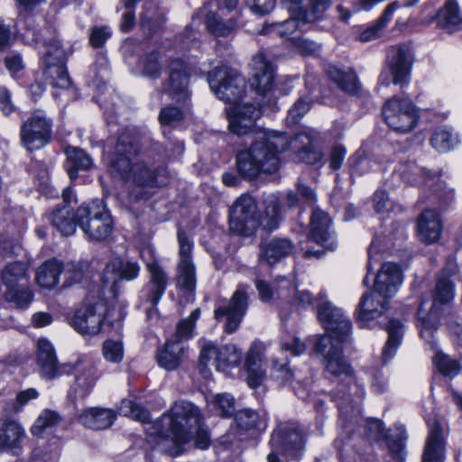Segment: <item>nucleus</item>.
Returning a JSON list of instances; mask_svg holds the SVG:
<instances>
[{"mask_svg":"<svg viewBox=\"0 0 462 462\" xmlns=\"http://www.w3.org/2000/svg\"><path fill=\"white\" fill-rule=\"evenodd\" d=\"M289 149L294 150L299 160L306 164H316L323 158L318 134L312 131L298 133L291 138L286 134L267 132L237 152L236 171L248 181L256 180L262 174H273L280 169V154Z\"/></svg>","mask_w":462,"mask_h":462,"instance_id":"obj_1","label":"nucleus"},{"mask_svg":"<svg viewBox=\"0 0 462 462\" xmlns=\"http://www.w3.org/2000/svg\"><path fill=\"white\" fill-rule=\"evenodd\" d=\"M312 351L321 357L325 371L340 381L331 392V399L338 409V420L342 428L349 432L360 422L361 408L354 402L350 393L351 387L356 388V398L362 400L364 389L356 383V371L344 355L342 343L335 342L328 335L314 336L310 339Z\"/></svg>","mask_w":462,"mask_h":462,"instance_id":"obj_2","label":"nucleus"},{"mask_svg":"<svg viewBox=\"0 0 462 462\" xmlns=\"http://www.w3.org/2000/svg\"><path fill=\"white\" fill-rule=\"evenodd\" d=\"M204 416L198 406L188 401H179L147 429L146 441L160 454L164 453L161 445L168 439H171L178 449L192 439L196 448L207 449L211 445V438L204 428ZM180 453L177 450L171 455Z\"/></svg>","mask_w":462,"mask_h":462,"instance_id":"obj_3","label":"nucleus"},{"mask_svg":"<svg viewBox=\"0 0 462 462\" xmlns=\"http://www.w3.org/2000/svg\"><path fill=\"white\" fill-rule=\"evenodd\" d=\"M207 81L219 99L233 105L226 111L230 132L238 136L252 133L262 111L251 103L239 104L245 95L244 77L232 67L221 64L207 73Z\"/></svg>","mask_w":462,"mask_h":462,"instance_id":"obj_4","label":"nucleus"},{"mask_svg":"<svg viewBox=\"0 0 462 462\" xmlns=\"http://www.w3.org/2000/svg\"><path fill=\"white\" fill-rule=\"evenodd\" d=\"M263 206V210L260 214L257 203L252 196H240L229 210L230 230L245 237L254 236L259 227L268 233L276 230L283 219L279 195H265Z\"/></svg>","mask_w":462,"mask_h":462,"instance_id":"obj_5","label":"nucleus"},{"mask_svg":"<svg viewBox=\"0 0 462 462\" xmlns=\"http://www.w3.org/2000/svg\"><path fill=\"white\" fill-rule=\"evenodd\" d=\"M125 315L123 308L107 309L105 300L88 297L83 305L75 311L70 325L83 336H95L100 332L105 321L111 328L120 330Z\"/></svg>","mask_w":462,"mask_h":462,"instance_id":"obj_6","label":"nucleus"},{"mask_svg":"<svg viewBox=\"0 0 462 462\" xmlns=\"http://www.w3.org/2000/svg\"><path fill=\"white\" fill-rule=\"evenodd\" d=\"M307 441V432L295 420L280 421L271 433V448L267 462H282L280 455L288 460H300Z\"/></svg>","mask_w":462,"mask_h":462,"instance_id":"obj_7","label":"nucleus"},{"mask_svg":"<svg viewBox=\"0 0 462 462\" xmlns=\"http://www.w3.org/2000/svg\"><path fill=\"white\" fill-rule=\"evenodd\" d=\"M394 173L405 183L412 186H424L432 191V199H438L444 206L449 205L455 197L453 189L441 180L440 171H432L419 166L415 162H400Z\"/></svg>","mask_w":462,"mask_h":462,"instance_id":"obj_8","label":"nucleus"},{"mask_svg":"<svg viewBox=\"0 0 462 462\" xmlns=\"http://www.w3.org/2000/svg\"><path fill=\"white\" fill-rule=\"evenodd\" d=\"M331 0H299L293 3L290 8L292 11L291 16L283 22L265 23L261 31V35L274 34L285 37L292 34L300 25V23H313L319 20Z\"/></svg>","mask_w":462,"mask_h":462,"instance_id":"obj_9","label":"nucleus"},{"mask_svg":"<svg viewBox=\"0 0 462 462\" xmlns=\"http://www.w3.org/2000/svg\"><path fill=\"white\" fill-rule=\"evenodd\" d=\"M454 291L455 286L452 281L447 277H441L437 281L430 310H426V300L420 301L417 310L420 334L428 343L431 342L440 321L439 307L448 304L453 300Z\"/></svg>","mask_w":462,"mask_h":462,"instance_id":"obj_10","label":"nucleus"},{"mask_svg":"<svg viewBox=\"0 0 462 462\" xmlns=\"http://www.w3.org/2000/svg\"><path fill=\"white\" fill-rule=\"evenodd\" d=\"M62 372L64 374H75L74 383L68 392V399L74 405L90 394L99 378L97 365L88 355H80L75 361L63 364Z\"/></svg>","mask_w":462,"mask_h":462,"instance_id":"obj_11","label":"nucleus"},{"mask_svg":"<svg viewBox=\"0 0 462 462\" xmlns=\"http://www.w3.org/2000/svg\"><path fill=\"white\" fill-rule=\"evenodd\" d=\"M167 180V170L164 166L151 167L144 162L134 163L129 182L127 196L130 202L137 203L148 200L152 193L150 189L164 185Z\"/></svg>","mask_w":462,"mask_h":462,"instance_id":"obj_12","label":"nucleus"},{"mask_svg":"<svg viewBox=\"0 0 462 462\" xmlns=\"http://www.w3.org/2000/svg\"><path fill=\"white\" fill-rule=\"evenodd\" d=\"M140 150L134 130L126 129L121 133L108 163L110 175L128 183L134 165L133 160L139 154Z\"/></svg>","mask_w":462,"mask_h":462,"instance_id":"obj_13","label":"nucleus"},{"mask_svg":"<svg viewBox=\"0 0 462 462\" xmlns=\"http://www.w3.org/2000/svg\"><path fill=\"white\" fill-rule=\"evenodd\" d=\"M382 115L386 125L394 132H411L420 120L417 107L409 97L393 96L382 107Z\"/></svg>","mask_w":462,"mask_h":462,"instance_id":"obj_14","label":"nucleus"},{"mask_svg":"<svg viewBox=\"0 0 462 462\" xmlns=\"http://www.w3.org/2000/svg\"><path fill=\"white\" fill-rule=\"evenodd\" d=\"M249 285L240 283L228 300H222L214 310V318L222 322L224 331L235 333L240 327L249 307Z\"/></svg>","mask_w":462,"mask_h":462,"instance_id":"obj_15","label":"nucleus"},{"mask_svg":"<svg viewBox=\"0 0 462 462\" xmlns=\"http://www.w3.org/2000/svg\"><path fill=\"white\" fill-rule=\"evenodd\" d=\"M53 119L44 110L36 109L23 122L20 128L22 145L30 152L37 151L52 140Z\"/></svg>","mask_w":462,"mask_h":462,"instance_id":"obj_16","label":"nucleus"},{"mask_svg":"<svg viewBox=\"0 0 462 462\" xmlns=\"http://www.w3.org/2000/svg\"><path fill=\"white\" fill-rule=\"evenodd\" d=\"M317 318L328 336L333 341L345 343L348 340L351 330V320L343 313L342 310L336 307L327 300V294L320 291L316 298Z\"/></svg>","mask_w":462,"mask_h":462,"instance_id":"obj_17","label":"nucleus"},{"mask_svg":"<svg viewBox=\"0 0 462 462\" xmlns=\"http://www.w3.org/2000/svg\"><path fill=\"white\" fill-rule=\"evenodd\" d=\"M189 68L181 58L171 59L168 68V78L162 84V93L177 103L186 105L190 99L189 88Z\"/></svg>","mask_w":462,"mask_h":462,"instance_id":"obj_18","label":"nucleus"},{"mask_svg":"<svg viewBox=\"0 0 462 462\" xmlns=\"http://www.w3.org/2000/svg\"><path fill=\"white\" fill-rule=\"evenodd\" d=\"M310 239L322 246L324 250L309 249L305 253L307 257L320 258L325 250L334 251L337 245L332 218L327 212L319 208H315L310 217Z\"/></svg>","mask_w":462,"mask_h":462,"instance_id":"obj_19","label":"nucleus"},{"mask_svg":"<svg viewBox=\"0 0 462 462\" xmlns=\"http://www.w3.org/2000/svg\"><path fill=\"white\" fill-rule=\"evenodd\" d=\"M387 67L393 77V83L402 88L410 82L414 62V52L410 42L390 46L386 54Z\"/></svg>","mask_w":462,"mask_h":462,"instance_id":"obj_20","label":"nucleus"},{"mask_svg":"<svg viewBox=\"0 0 462 462\" xmlns=\"http://www.w3.org/2000/svg\"><path fill=\"white\" fill-rule=\"evenodd\" d=\"M271 375L282 385L291 384L300 399L304 400L309 396L313 383L312 377H302L300 373L294 372L291 368L287 357L273 360Z\"/></svg>","mask_w":462,"mask_h":462,"instance_id":"obj_21","label":"nucleus"},{"mask_svg":"<svg viewBox=\"0 0 462 462\" xmlns=\"http://www.w3.org/2000/svg\"><path fill=\"white\" fill-rule=\"evenodd\" d=\"M146 269L149 273V280L142 289V299L151 304L147 310L148 318L152 312L156 310L158 305L169 282V276L157 260L146 263Z\"/></svg>","mask_w":462,"mask_h":462,"instance_id":"obj_22","label":"nucleus"},{"mask_svg":"<svg viewBox=\"0 0 462 462\" xmlns=\"http://www.w3.org/2000/svg\"><path fill=\"white\" fill-rule=\"evenodd\" d=\"M140 270V264L136 261L116 257L106 263L103 271V286L106 287L111 282V291L114 297L117 298L119 282L135 280Z\"/></svg>","mask_w":462,"mask_h":462,"instance_id":"obj_23","label":"nucleus"},{"mask_svg":"<svg viewBox=\"0 0 462 462\" xmlns=\"http://www.w3.org/2000/svg\"><path fill=\"white\" fill-rule=\"evenodd\" d=\"M389 300L374 290L365 292L355 311L359 327L363 328L374 327L372 323L383 317L388 310Z\"/></svg>","mask_w":462,"mask_h":462,"instance_id":"obj_24","label":"nucleus"},{"mask_svg":"<svg viewBox=\"0 0 462 462\" xmlns=\"http://www.w3.org/2000/svg\"><path fill=\"white\" fill-rule=\"evenodd\" d=\"M251 87L260 96H265L273 89L275 79L274 65L266 59L263 51L256 53L251 61Z\"/></svg>","mask_w":462,"mask_h":462,"instance_id":"obj_25","label":"nucleus"},{"mask_svg":"<svg viewBox=\"0 0 462 462\" xmlns=\"http://www.w3.org/2000/svg\"><path fill=\"white\" fill-rule=\"evenodd\" d=\"M27 435L23 427L15 420L0 419V452L20 456Z\"/></svg>","mask_w":462,"mask_h":462,"instance_id":"obj_26","label":"nucleus"},{"mask_svg":"<svg viewBox=\"0 0 462 462\" xmlns=\"http://www.w3.org/2000/svg\"><path fill=\"white\" fill-rule=\"evenodd\" d=\"M295 250L296 245L290 238L274 236L261 241L259 245L258 259L261 263L273 266L277 263L292 255Z\"/></svg>","mask_w":462,"mask_h":462,"instance_id":"obj_27","label":"nucleus"},{"mask_svg":"<svg viewBox=\"0 0 462 462\" xmlns=\"http://www.w3.org/2000/svg\"><path fill=\"white\" fill-rule=\"evenodd\" d=\"M36 365L44 379L53 380L64 374L63 364H59L55 348L46 338H40L37 342Z\"/></svg>","mask_w":462,"mask_h":462,"instance_id":"obj_28","label":"nucleus"},{"mask_svg":"<svg viewBox=\"0 0 462 462\" xmlns=\"http://www.w3.org/2000/svg\"><path fill=\"white\" fill-rule=\"evenodd\" d=\"M402 282V274L399 265L393 263H385L378 271L372 290L391 299L397 292Z\"/></svg>","mask_w":462,"mask_h":462,"instance_id":"obj_29","label":"nucleus"},{"mask_svg":"<svg viewBox=\"0 0 462 462\" xmlns=\"http://www.w3.org/2000/svg\"><path fill=\"white\" fill-rule=\"evenodd\" d=\"M429 433L425 441L421 462H444L446 440L439 421L428 423Z\"/></svg>","mask_w":462,"mask_h":462,"instance_id":"obj_30","label":"nucleus"},{"mask_svg":"<svg viewBox=\"0 0 462 462\" xmlns=\"http://www.w3.org/2000/svg\"><path fill=\"white\" fill-rule=\"evenodd\" d=\"M43 218L64 236H72L79 226L73 208L66 205H57L44 213Z\"/></svg>","mask_w":462,"mask_h":462,"instance_id":"obj_31","label":"nucleus"},{"mask_svg":"<svg viewBox=\"0 0 462 462\" xmlns=\"http://www.w3.org/2000/svg\"><path fill=\"white\" fill-rule=\"evenodd\" d=\"M325 72L328 79L333 81L342 91L356 96L361 90V83L353 68L327 64Z\"/></svg>","mask_w":462,"mask_h":462,"instance_id":"obj_32","label":"nucleus"},{"mask_svg":"<svg viewBox=\"0 0 462 462\" xmlns=\"http://www.w3.org/2000/svg\"><path fill=\"white\" fill-rule=\"evenodd\" d=\"M419 237L425 244L437 242L442 232V223L439 214L433 209L424 210L417 222Z\"/></svg>","mask_w":462,"mask_h":462,"instance_id":"obj_33","label":"nucleus"},{"mask_svg":"<svg viewBox=\"0 0 462 462\" xmlns=\"http://www.w3.org/2000/svg\"><path fill=\"white\" fill-rule=\"evenodd\" d=\"M379 324L388 333V339L382 352L383 362L386 364L393 358L397 348L402 344L404 334V325L400 319L394 318H386L385 322L380 321Z\"/></svg>","mask_w":462,"mask_h":462,"instance_id":"obj_34","label":"nucleus"},{"mask_svg":"<svg viewBox=\"0 0 462 462\" xmlns=\"http://www.w3.org/2000/svg\"><path fill=\"white\" fill-rule=\"evenodd\" d=\"M437 25L452 33L462 29V15L456 0H447L435 16Z\"/></svg>","mask_w":462,"mask_h":462,"instance_id":"obj_35","label":"nucleus"},{"mask_svg":"<svg viewBox=\"0 0 462 462\" xmlns=\"http://www.w3.org/2000/svg\"><path fill=\"white\" fill-rule=\"evenodd\" d=\"M116 418V414L113 410L89 408L79 416V421L87 428L101 430L112 426Z\"/></svg>","mask_w":462,"mask_h":462,"instance_id":"obj_36","label":"nucleus"},{"mask_svg":"<svg viewBox=\"0 0 462 462\" xmlns=\"http://www.w3.org/2000/svg\"><path fill=\"white\" fill-rule=\"evenodd\" d=\"M66 171L71 180L79 177L80 171H89L94 166L92 157L79 147L69 146L66 151Z\"/></svg>","mask_w":462,"mask_h":462,"instance_id":"obj_37","label":"nucleus"},{"mask_svg":"<svg viewBox=\"0 0 462 462\" xmlns=\"http://www.w3.org/2000/svg\"><path fill=\"white\" fill-rule=\"evenodd\" d=\"M114 228L115 222L108 209L97 219H94L93 222L83 224L80 229L89 240L100 242L108 238L113 233Z\"/></svg>","mask_w":462,"mask_h":462,"instance_id":"obj_38","label":"nucleus"},{"mask_svg":"<svg viewBox=\"0 0 462 462\" xmlns=\"http://www.w3.org/2000/svg\"><path fill=\"white\" fill-rule=\"evenodd\" d=\"M184 349V346L179 342L168 339L164 346L156 354L158 365L167 371L177 369L180 365Z\"/></svg>","mask_w":462,"mask_h":462,"instance_id":"obj_39","label":"nucleus"},{"mask_svg":"<svg viewBox=\"0 0 462 462\" xmlns=\"http://www.w3.org/2000/svg\"><path fill=\"white\" fill-rule=\"evenodd\" d=\"M143 9L140 22L141 27L152 36L162 30L166 22V17L152 1H146L143 4Z\"/></svg>","mask_w":462,"mask_h":462,"instance_id":"obj_40","label":"nucleus"},{"mask_svg":"<svg viewBox=\"0 0 462 462\" xmlns=\"http://www.w3.org/2000/svg\"><path fill=\"white\" fill-rule=\"evenodd\" d=\"M206 26L217 37L233 36L239 29L238 16L225 21L217 13L208 12L206 15Z\"/></svg>","mask_w":462,"mask_h":462,"instance_id":"obj_41","label":"nucleus"},{"mask_svg":"<svg viewBox=\"0 0 462 462\" xmlns=\"http://www.w3.org/2000/svg\"><path fill=\"white\" fill-rule=\"evenodd\" d=\"M245 368L248 386L253 389L259 387L265 378V373L262 369L260 352L255 347L252 346L247 352Z\"/></svg>","mask_w":462,"mask_h":462,"instance_id":"obj_42","label":"nucleus"},{"mask_svg":"<svg viewBox=\"0 0 462 462\" xmlns=\"http://www.w3.org/2000/svg\"><path fill=\"white\" fill-rule=\"evenodd\" d=\"M28 263L21 261L10 263L1 272V281L6 287L28 285Z\"/></svg>","mask_w":462,"mask_h":462,"instance_id":"obj_43","label":"nucleus"},{"mask_svg":"<svg viewBox=\"0 0 462 462\" xmlns=\"http://www.w3.org/2000/svg\"><path fill=\"white\" fill-rule=\"evenodd\" d=\"M63 271L62 263L55 259L44 262L37 270L36 282L42 288L51 290L58 282Z\"/></svg>","mask_w":462,"mask_h":462,"instance_id":"obj_44","label":"nucleus"},{"mask_svg":"<svg viewBox=\"0 0 462 462\" xmlns=\"http://www.w3.org/2000/svg\"><path fill=\"white\" fill-rule=\"evenodd\" d=\"M20 30H25L32 34V40L36 43H42L43 46L51 45L60 42L58 37V31L53 22L46 21L44 25L40 28H35V21L32 24H19L17 25Z\"/></svg>","mask_w":462,"mask_h":462,"instance_id":"obj_45","label":"nucleus"},{"mask_svg":"<svg viewBox=\"0 0 462 462\" xmlns=\"http://www.w3.org/2000/svg\"><path fill=\"white\" fill-rule=\"evenodd\" d=\"M108 210L107 206L103 199H96L82 203L76 210L78 225L82 228L83 224L93 222L104 212Z\"/></svg>","mask_w":462,"mask_h":462,"instance_id":"obj_46","label":"nucleus"},{"mask_svg":"<svg viewBox=\"0 0 462 462\" xmlns=\"http://www.w3.org/2000/svg\"><path fill=\"white\" fill-rule=\"evenodd\" d=\"M407 433L402 425H396L393 433L386 436V443L394 462H404Z\"/></svg>","mask_w":462,"mask_h":462,"instance_id":"obj_47","label":"nucleus"},{"mask_svg":"<svg viewBox=\"0 0 462 462\" xmlns=\"http://www.w3.org/2000/svg\"><path fill=\"white\" fill-rule=\"evenodd\" d=\"M217 354L215 359L216 367L219 371H225L226 368L237 366L242 360V351L232 344H227L217 347Z\"/></svg>","mask_w":462,"mask_h":462,"instance_id":"obj_48","label":"nucleus"},{"mask_svg":"<svg viewBox=\"0 0 462 462\" xmlns=\"http://www.w3.org/2000/svg\"><path fill=\"white\" fill-rule=\"evenodd\" d=\"M234 419L237 427L245 430H264L267 426L265 419L252 409H243L236 411Z\"/></svg>","mask_w":462,"mask_h":462,"instance_id":"obj_49","label":"nucleus"},{"mask_svg":"<svg viewBox=\"0 0 462 462\" xmlns=\"http://www.w3.org/2000/svg\"><path fill=\"white\" fill-rule=\"evenodd\" d=\"M44 47L46 51L42 58L43 73H50L54 68L66 64L65 51L60 41Z\"/></svg>","mask_w":462,"mask_h":462,"instance_id":"obj_50","label":"nucleus"},{"mask_svg":"<svg viewBox=\"0 0 462 462\" xmlns=\"http://www.w3.org/2000/svg\"><path fill=\"white\" fill-rule=\"evenodd\" d=\"M458 143V136L452 129L439 127L434 131L430 138V143L434 149L440 152H448Z\"/></svg>","mask_w":462,"mask_h":462,"instance_id":"obj_51","label":"nucleus"},{"mask_svg":"<svg viewBox=\"0 0 462 462\" xmlns=\"http://www.w3.org/2000/svg\"><path fill=\"white\" fill-rule=\"evenodd\" d=\"M142 74L149 79H157L162 72V55L159 51H152L143 55L140 60Z\"/></svg>","mask_w":462,"mask_h":462,"instance_id":"obj_52","label":"nucleus"},{"mask_svg":"<svg viewBox=\"0 0 462 462\" xmlns=\"http://www.w3.org/2000/svg\"><path fill=\"white\" fill-rule=\"evenodd\" d=\"M5 300L18 309H26L33 300V292L28 285L6 288Z\"/></svg>","mask_w":462,"mask_h":462,"instance_id":"obj_53","label":"nucleus"},{"mask_svg":"<svg viewBox=\"0 0 462 462\" xmlns=\"http://www.w3.org/2000/svg\"><path fill=\"white\" fill-rule=\"evenodd\" d=\"M199 317L200 310L197 308L187 319H180L177 324L176 331L171 340L181 344L182 341L192 338L195 325Z\"/></svg>","mask_w":462,"mask_h":462,"instance_id":"obj_54","label":"nucleus"},{"mask_svg":"<svg viewBox=\"0 0 462 462\" xmlns=\"http://www.w3.org/2000/svg\"><path fill=\"white\" fill-rule=\"evenodd\" d=\"M177 286L188 293L196 289V270L193 263H179Z\"/></svg>","mask_w":462,"mask_h":462,"instance_id":"obj_55","label":"nucleus"},{"mask_svg":"<svg viewBox=\"0 0 462 462\" xmlns=\"http://www.w3.org/2000/svg\"><path fill=\"white\" fill-rule=\"evenodd\" d=\"M15 6L18 12L16 24H32L34 22V16L32 13L35 8L42 4L45 3V0H14Z\"/></svg>","mask_w":462,"mask_h":462,"instance_id":"obj_56","label":"nucleus"},{"mask_svg":"<svg viewBox=\"0 0 462 462\" xmlns=\"http://www.w3.org/2000/svg\"><path fill=\"white\" fill-rule=\"evenodd\" d=\"M61 420L60 414L54 411L46 409L42 411L35 422L31 428V432L34 436H42L46 429L53 428Z\"/></svg>","mask_w":462,"mask_h":462,"instance_id":"obj_57","label":"nucleus"},{"mask_svg":"<svg viewBox=\"0 0 462 462\" xmlns=\"http://www.w3.org/2000/svg\"><path fill=\"white\" fill-rule=\"evenodd\" d=\"M236 402L229 393L217 394L212 402L214 411L222 418H231L236 414Z\"/></svg>","mask_w":462,"mask_h":462,"instance_id":"obj_58","label":"nucleus"},{"mask_svg":"<svg viewBox=\"0 0 462 462\" xmlns=\"http://www.w3.org/2000/svg\"><path fill=\"white\" fill-rule=\"evenodd\" d=\"M434 364L441 374L450 378L455 377L461 371V365L457 359L440 352L436 354Z\"/></svg>","mask_w":462,"mask_h":462,"instance_id":"obj_59","label":"nucleus"},{"mask_svg":"<svg viewBox=\"0 0 462 462\" xmlns=\"http://www.w3.org/2000/svg\"><path fill=\"white\" fill-rule=\"evenodd\" d=\"M119 413L124 416H129L143 423L150 420V412L144 407L134 402L131 400H123L119 407Z\"/></svg>","mask_w":462,"mask_h":462,"instance_id":"obj_60","label":"nucleus"},{"mask_svg":"<svg viewBox=\"0 0 462 462\" xmlns=\"http://www.w3.org/2000/svg\"><path fill=\"white\" fill-rule=\"evenodd\" d=\"M38 396L39 393L34 388H29L27 390L22 391L18 393L16 398L14 401L5 403L4 411L6 413L20 412L29 401L34 400Z\"/></svg>","mask_w":462,"mask_h":462,"instance_id":"obj_61","label":"nucleus"},{"mask_svg":"<svg viewBox=\"0 0 462 462\" xmlns=\"http://www.w3.org/2000/svg\"><path fill=\"white\" fill-rule=\"evenodd\" d=\"M104 358L110 363L119 364L124 358V346L121 340L106 339L102 346Z\"/></svg>","mask_w":462,"mask_h":462,"instance_id":"obj_62","label":"nucleus"},{"mask_svg":"<svg viewBox=\"0 0 462 462\" xmlns=\"http://www.w3.org/2000/svg\"><path fill=\"white\" fill-rule=\"evenodd\" d=\"M347 164L351 178L363 176L369 172L372 167V162L369 158L357 153L348 158Z\"/></svg>","mask_w":462,"mask_h":462,"instance_id":"obj_63","label":"nucleus"},{"mask_svg":"<svg viewBox=\"0 0 462 462\" xmlns=\"http://www.w3.org/2000/svg\"><path fill=\"white\" fill-rule=\"evenodd\" d=\"M158 119L162 126H175L182 122L184 114L179 107L168 106L161 109Z\"/></svg>","mask_w":462,"mask_h":462,"instance_id":"obj_64","label":"nucleus"}]
</instances>
